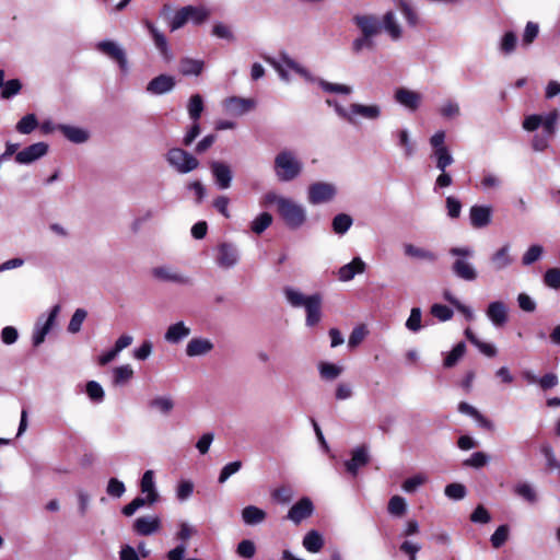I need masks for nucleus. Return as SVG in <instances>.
Masks as SVG:
<instances>
[{"label":"nucleus","mask_w":560,"mask_h":560,"mask_svg":"<svg viewBox=\"0 0 560 560\" xmlns=\"http://www.w3.org/2000/svg\"><path fill=\"white\" fill-rule=\"evenodd\" d=\"M398 137V145L404 148L405 156L410 158L413 155L415 148L409 138V132L407 129H401L397 132Z\"/></svg>","instance_id":"nucleus-61"},{"label":"nucleus","mask_w":560,"mask_h":560,"mask_svg":"<svg viewBox=\"0 0 560 560\" xmlns=\"http://www.w3.org/2000/svg\"><path fill=\"white\" fill-rule=\"evenodd\" d=\"M365 271V262L360 257H354L349 264L343 265L338 269V279L342 282L352 280L355 275Z\"/></svg>","instance_id":"nucleus-26"},{"label":"nucleus","mask_w":560,"mask_h":560,"mask_svg":"<svg viewBox=\"0 0 560 560\" xmlns=\"http://www.w3.org/2000/svg\"><path fill=\"white\" fill-rule=\"evenodd\" d=\"M187 8L183 7L175 12L173 19L170 22V28L172 32L182 28L188 22Z\"/></svg>","instance_id":"nucleus-62"},{"label":"nucleus","mask_w":560,"mask_h":560,"mask_svg":"<svg viewBox=\"0 0 560 560\" xmlns=\"http://www.w3.org/2000/svg\"><path fill=\"white\" fill-rule=\"evenodd\" d=\"M176 85V81L172 75L160 74L153 78L147 85V92L152 95H162L171 92Z\"/></svg>","instance_id":"nucleus-20"},{"label":"nucleus","mask_w":560,"mask_h":560,"mask_svg":"<svg viewBox=\"0 0 560 560\" xmlns=\"http://www.w3.org/2000/svg\"><path fill=\"white\" fill-rule=\"evenodd\" d=\"M168 165L179 174H188L199 167V161L182 148H172L165 154Z\"/></svg>","instance_id":"nucleus-5"},{"label":"nucleus","mask_w":560,"mask_h":560,"mask_svg":"<svg viewBox=\"0 0 560 560\" xmlns=\"http://www.w3.org/2000/svg\"><path fill=\"white\" fill-rule=\"evenodd\" d=\"M387 510L393 516H402L407 511V502L405 498L400 495H393L388 501Z\"/></svg>","instance_id":"nucleus-45"},{"label":"nucleus","mask_w":560,"mask_h":560,"mask_svg":"<svg viewBox=\"0 0 560 560\" xmlns=\"http://www.w3.org/2000/svg\"><path fill=\"white\" fill-rule=\"evenodd\" d=\"M57 128L69 141L73 143H83L89 139V132L82 128L69 125H58Z\"/></svg>","instance_id":"nucleus-35"},{"label":"nucleus","mask_w":560,"mask_h":560,"mask_svg":"<svg viewBox=\"0 0 560 560\" xmlns=\"http://www.w3.org/2000/svg\"><path fill=\"white\" fill-rule=\"evenodd\" d=\"M350 119H347V121L351 125L357 124V117H361L363 119L368 120H376L382 115L381 106L377 104H360V103H352L349 106V114Z\"/></svg>","instance_id":"nucleus-13"},{"label":"nucleus","mask_w":560,"mask_h":560,"mask_svg":"<svg viewBox=\"0 0 560 560\" xmlns=\"http://www.w3.org/2000/svg\"><path fill=\"white\" fill-rule=\"evenodd\" d=\"M154 279L161 282L175 283L179 285H190L192 280L178 271V269L171 266H158L151 270Z\"/></svg>","instance_id":"nucleus-10"},{"label":"nucleus","mask_w":560,"mask_h":560,"mask_svg":"<svg viewBox=\"0 0 560 560\" xmlns=\"http://www.w3.org/2000/svg\"><path fill=\"white\" fill-rule=\"evenodd\" d=\"M558 120L559 113L557 110H552L546 116L533 114L525 117L523 128L526 131H535L539 127H542L545 133L555 135L557 131Z\"/></svg>","instance_id":"nucleus-7"},{"label":"nucleus","mask_w":560,"mask_h":560,"mask_svg":"<svg viewBox=\"0 0 560 560\" xmlns=\"http://www.w3.org/2000/svg\"><path fill=\"white\" fill-rule=\"evenodd\" d=\"M205 69V62L200 59L183 57L179 60L178 70L184 77H198Z\"/></svg>","instance_id":"nucleus-31"},{"label":"nucleus","mask_w":560,"mask_h":560,"mask_svg":"<svg viewBox=\"0 0 560 560\" xmlns=\"http://www.w3.org/2000/svg\"><path fill=\"white\" fill-rule=\"evenodd\" d=\"M22 89V83L19 79H11L7 82L3 81V86L1 91L2 98H11L20 93Z\"/></svg>","instance_id":"nucleus-56"},{"label":"nucleus","mask_w":560,"mask_h":560,"mask_svg":"<svg viewBox=\"0 0 560 560\" xmlns=\"http://www.w3.org/2000/svg\"><path fill=\"white\" fill-rule=\"evenodd\" d=\"M517 46V35L513 31L505 32L498 44L499 51L504 56L512 55Z\"/></svg>","instance_id":"nucleus-38"},{"label":"nucleus","mask_w":560,"mask_h":560,"mask_svg":"<svg viewBox=\"0 0 560 560\" xmlns=\"http://www.w3.org/2000/svg\"><path fill=\"white\" fill-rule=\"evenodd\" d=\"M539 34V26L535 22H527L523 36H522V45L529 46L534 43Z\"/></svg>","instance_id":"nucleus-57"},{"label":"nucleus","mask_w":560,"mask_h":560,"mask_svg":"<svg viewBox=\"0 0 560 560\" xmlns=\"http://www.w3.org/2000/svg\"><path fill=\"white\" fill-rule=\"evenodd\" d=\"M382 30H384L393 40H399L402 36V28L393 11H387L382 20Z\"/></svg>","instance_id":"nucleus-29"},{"label":"nucleus","mask_w":560,"mask_h":560,"mask_svg":"<svg viewBox=\"0 0 560 560\" xmlns=\"http://www.w3.org/2000/svg\"><path fill=\"white\" fill-rule=\"evenodd\" d=\"M404 253L407 257L428 262H435L438 260V255L434 252L410 243L404 245Z\"/></svg>","instance_id":"nucleus-33"},{"label":"nucleus","mask_w":560,"mask_h":560,"mask_svg":"<svg viewBox=\"0 0 560 560\" xmlns=\"http://www.w3.org/2000/svg\"><path fill=\"white\" fill-rule=\"evenodd\" d=\"M203 108L205 106L202 96L200 94L191 95L187 105L189 118L192 121H198L201 113L203 112Z\"/></svg>","instance_id":"nucleus-40"},{"label":"nucleus","mask_w":560,"mask_h":560,"mask_svg":"<svg viewBox=\"0 0 560 560\" xmlns=\"http://www.w3.org/2000/svg\"><path fill=\"white\" fill-rule=\"evenodd\" d=\"M241 260L238 246L232 242H221L215 247V265L224 270L235 268Z\"/></svg>","instance_id":"nucleus-6"},{"label":"nucleus","mask_w":560,"mask_h":560,"mask_svg":"<svg viewBox=\"0 0 560 560\" xmlns=\"http://www.w3.org/2000/svg\"><path fill=\"white\" fill-rule=\"evenodd\" d=\"M224 105L234 115L241 116L252 110L256 103L252 98L232 96L225 100Z\"/></svg>","instance_id":"nucleus-28"},{"label":"nucleus","mask_w":560,"mask_h":560,"mask_svg":"<svg viewBox=\"0 0 560 560\" xmlns=\"http://www.w3.org/2000/svg\"><path fill=\"white\" fill-rule=\"evenodd\" d=\"M509 538V526L500 525L494 533L491 535V544L493 548L502 547Z\"/></svg>","instance_id":"nucleus-58"},{"label":"nucleus","mask_w":560,"mask_h":560,"mask_svg":"<svg viewBox=\"0 0 560 560\" xmlns=\"http://www.w3.org/2000/svg\"><path fill=\"white\" fill-rule=\"evenodd\" d=\"M318 371L323 380L334 381L342 373V368L334 363L320 362Z\"/></svg>","instance_id":"nucleus-43"},{"label":"nucleus","mask_w":560,"mask_h":560,"mask_svg":"<svg viewBox=\"0 0 560 560\" xmlns=\"http://www.w3.org/2000/svg\"><path fill=\"white\" fill-rule=\"evenodd\" d=\"M337 194V188L331 183L316 182L308 186L307 200L311 205H320L331 201Z\"/></svg>","instance_id":"nucleus-9"},{"label":"nucleus","mask_w":560,"mask_h":560,"mask_svg":"<svg viewBox=\"0 0 560 560\" xmlns=\"http://www.w3.org/2000/svg\"><path fill=\"white\" fill-rule=\"evenodd\" d=\"M422 312L419 307H412L410 315L406 320V328L412 332H418L421 328Z\"/></svg>","instance_id":"nucleus-52"},{"label":"nucleus","mask_w":560,"mask_h":560,"mask_svg":"<svg viewBox=\"0 0 560 560\" xmlns=\"http://www.w3.org/2000/svg\"><path fill=\"white\" fill-rule=\"evenodd\" d=\"M59 312L60 305L57 304L51 307L47 317L42 315L37 318L32 335V342L34 347H38L45 341L46 336L49 334L56 323Z\"/></svg>","instance_id":"nucleus-8"},{"label":"nucleus","mask_w":560,"mask_h":560,"mask_svg":"<svg viewBox=\"0 0 560 560\" xmlns=\"http://www.w3.org/2000/svg\"><path fill=\"white\" fill-rule=\"evenodd\" d=\"M140 489L149 499V504H154L159 500V493L155 488L153 470H147L140 481Z\"/></svg>","instance_id":"nucleus-32"},{"label":"nucleus","mask_w":560,"mask_h":560,"mask_svg":"<svg viewBox=\"0 0 560 560\" xmlns=\"http://www.w3.org/2000/svg\"><path fill=\"white\" fill-rule=\"evenodd\" d=\"M48 144L46 142L33 143L15 154V162L19 164H31L46 155Z\"/></svg>","instance_id":"nucleus-16"},{"label":"nucleus","mask_w":560,"mask_h":560,"mask_svg":"<svg viewBox=\"0 0 560 560\" xmlns=\"http://www.w3.org/2000/svg\"><path fill=\"white\" fill-rule=\"evenodd\" d=\"M161 520L158 516H142L138 517L133 523V529L138 535L150 536L159 530Z\"/></svg>","instance_id":"nucleus-25"},{"label":"nucleus","mask_w":560,"mask_h":560,"mask_svg":"<svg viewBox=\"0 0 560 560\" xmlns=\"http://www.w3.org/2000/svg\"><path fill=\"white\" fill-rule=\"evenodd\" d=\"M133 376V370L129 364L117 366L113 370V382L115 385H124Z\"/></svg>","instance_id":"nucleus-46"},{"label":"nucleus","mask_w":560,"mask_h":560,"mask_svg":"<svg viewBox=\"0 0 560 560\" xmlns=\"http://www.w3.org/2000/svg\"><path fill=\"white\" fill-rule=\"evenodd\" d=\"M353 223L352 218L347 213H339L332 219V230L336 234H346Z\"/></svg>","instance_id":"nucleus-41"},{"label":"nucleus","mask_w":560,"mask_h":560,"mask_svg":"<svg viewBox=\"0 0 560 560\" xmlns=\"http://www.w3.org/2000/svg\"><path fill=\"white\" fill-rule=\"evenodd\" d=\"M86 311L83 308H77L69 322L68 331L71 334H77L81 330V326L86 318Z\"/></svg>","instance_id":"nucleus-53"},{"label":"nucleus","mask_w":560,"mask_h":560,"mask_svg":"<svg viewBox=\"0 0 560 560\" xmlns=\"http://www.w3.org/2000/svg\"><path fill=\"white\" fill-rule=\"evenodd\" d=\"M427 481V478L424 475H421V474H418V475H415L410 478H407L404 482H402V490L407 493H413L415 491H417V489L422 486L424 482Z\"/></svg>","instance_id":"nucleus-60"},{"label":"nucleus","mask_w":560,"mask_h":560,"mask_svg":"<svg viewBox=\"0 0 560 560\" xmlns=\"http://www.w3.org/2000/svg\"><path fill=\"white\" fill-rule=\"evenodd\" d=\"M273 171L279 182H292L301 175L303 163L295 152L284 149L275 156Z\"/></svg>","instance_id":"nucleus-3"},{"label":"nucleus","mask_w":560,"mask_h":560,"mask_svg":"<svg viewBox=\"0 0 560 560\" xmlns=\"http://www.w3.org/2000/svg\"><path fill=\"white\" fill-rule=\"evenodd\" d=\"M266 517V512L255 505H247L242 510V520L246 525L260 524Z\"/></svg>","instance_id":"nucleus-36"},{"label":"nucleus","mask_w":560,"mask_h":560,"mask_svg":"<svg viewBox=\"0 0 560 560\" xmlns=\"http://www.w3.org/2000/svg\"><path fill=\"white\" fill-rule=\"evenodd\" d=\"M450 255L455 257L451 270L453 275L466 282H474L478 279V271L474 264L470 261L475 256V250L470 246L452 247L448 250Z\"/></svg>","instance_id":"nucleus-2"},{"label":"nucleus","mask_w":560,"mask_h":560,"mask_svg":"<svg viewBox=\"0 0 560 560\" xmlns=\"http://www.w3.org/2000/svg\"><path fill=\"white\" fill-rule=\"evenodd\" d=\"M466 351L465 342H458L451 352H448L444 359L443 365L446 369H451L457 364V362L463 358Z\"/></svg>","instance_id":"nucleus-42"},{"label":"nucleus","mask_w":560,"mask_h":560,"mask_svg":"<svg viewBox=\"0 0 560 560\" xmlns=\"http://www.w3.org/2000/svg\"><path fill=\"white\" fill-rule=\"evenodd\" d=\"M398 9L400 10L401 14L406 19L407 23L410 26H416L418 23V14L413 7L409 3L408 0H399L398 1Z\"/></svg>","instance_id":"nucleus-48"},{"label":"nucleus","mask_w":560,"mask_h":560,"mask_svg":"<svg viewBox=\"0 0 560 560\" xmlns=\"http://www.w3.org/2000/svg\"><path fill=\"white\" fill-rule=\"evenodd\" d=\"M210 170L220 189H228L231 186L233 174L226 163L213 161L210 163Z\"/></svg>","instance_id":"nucleus-18"},{"label":"nucleus","mask_w":560,"mask_h":560,"mask_svg":"<svg viewBox=\"0 0 560 560\" xmlns=\"http://www.w3.org/2000/svg\"><path fill=\"white\" fill-rule=\"evenodd\" d=\"M266 201L277 206L280 217L290 229L298 230L306 222L305 208L292 199L269 192L266 195Z\"/></svg>","instance_id":"nucleus-1"},{"label":"nucleus","mask_w":560,"mask_h":560,"mask_svg":"<svg viewBox=\"0 0 560 560\" xmlns=\"http://www.w3.org/2000/svg\"><path fill=\"white\" fill-rule=\"evenodd\" d=\"M319 86L327 93L351 94L352 88L346 84L331 83L323 79L317 80Z\"/></svg>","instance_id":"nucleus-49"},{"label":"nucleus","mask_w":560,"mask_h":560,"mask_svg":"<svg viewBox=\"0 0 560 560\" xmlns=\"http://www.w3.org/2000/svg\"><path fill=\"white\" fill-rule=\"evenodd\" d=\"M486 315L495 327H502L508 322V306L502 301L489 303Z\"/></svg>","instance_id":"nucleus-22"},{"label":"nucleus","mask_w":560,"mask_h":560,"mask_svg":"<svg viewBox=\"0 0 560 560\" xmlns=\"http://www.w3.org/2000/svg\"><path fill=\"white\" fill-rule=\"evenodd\" d=\"M149 405L151 408H154L165 415L168 413L174 407L173 400L165 396L155 397L150 401Z\"/></svg>","instance_id":"nucleus-59"},{"label":"nucleus","mask_w":560,"mask_h":560,"mask_svg":"<svg viewBox=\"0 0 560 560\" xmlns=\"http://www.w3.org/2000/svg\"><path fill=\"white\" fill-rule=\"evenodd\" d=\"M433 155L436 160L435 166L441 172L446 171V168L454 162L453 155L448 149H440L439 151L433 152Z\"/></svg>","instance_id":"nucleus-50"},{"label":"nucleus","mask_w":560,"mask_h":560,"mask_svg":"<svg viewBox=\"0 0 560 560\" xmlns=\"http://www.w3.org/2000/svg\"><path fill=\"white\" fill-rule=\"evenodd\" d=\"M272 223V217L268 212H262L258 217H256L252 224L250 229L256 234H261L265 232Z\"/></svg>","instance_id":"nucleus-47"},{"label":"nucleus","mask_w":560,"mask_h":560,"mask_svg":"<svg viewBox=\"0 0 560 560\" xmlns=\"http://www.w3.org/2000/svg\"><path fill=\"white\" fill-rule=\"evenodd\" d=\"M513 492L515 495L523 499L529 504H535L538 501V493L535 487L527 481H521L515 483L513 487Z\"/></svg>","instance_id":"nucleus-34"},{"label":"nucleus","mask_w":560,"mask_h":560,"mask_svg":"<svg viewBox=\"0 0 560 560\" xmlns=\"http://www.w3.org/2000/svg\"><path fill=\"white\" fill-rule=\"evenodd\" d=\"M514 262V257L511 255L510 244H504L489 257V264L494 272H500L508 269Z\"/></svg>","instance_id":"nucleus-15"},{"label":"nucleus","mask_w":560,"mask_h":560,"mask_svg":"<svg viewBox=\"0 0 560 560\" xmlns=\"http://www.w3.org/2000/svg\"><path fill=\"white\" fill-rule=\"evenodd\" d=\"M322 296L318 293L312 295V300L308 301L304 307L306 311V325L312 327L319 323L322 313Z\"/></svg>","instance_id":"nucleus-30"},{"label":"nucleus","mask_w":560,"mask_h":560,"mask_svg":"<svg viewBox=\"0 0 560 560\" xmlns=\"http://www.w3.org/2000/svg\"><path fill=\"white\" fill-rule=\"evenodd\" d=\"M369 462L370 455L368 447L365 445H361L352 450L351 458L345 462V467L352 477H355L359 472V469L368 465Z\"/></svg>","instance_id":"nucleus-17"},{"label":"nucleus","mask_w":560,"mask_h":560,"mask_svg":"<svg viewBox=\"0 0 560 560\" xmlns=\"http://www.w3.org/2000/svg\"><path fill=\"white\" fill-rule=\"evenodd\" d=\"M544 281L546 285L552 288V289H559L560 288V269L558 268H550L546 271Z\"/></svg>","instance_id":"nucleus-64"},{"label":"nucleus","mask_w":560,"mask_h":560,"mask_svg":"<svg viewBox=\"0 0 560 560\" xmlns=\"http://www.w3.org/2000/svg\"><path fill=\"white\" fill-rule=\"evenodd\" d=\"M313 511L314 505L311 499L302 498L291 506L287 518L292 521L294 524H300L303 520L310 517L313 514Z\"/></svg>","instance_id":"nucleus-19"},{"label":"nucleus","mask_w":560,"mask_h":560,"mask_svg":"<svg viewBox=\"0 0 560 560\" xmlns=\"http://www.w3.org/2000/svg\"><path fill=\"white\" fill-rule=\"evenodd\" d=\"M283 292L288 303L293 307H305L308 301L312 300V295L306 296L292 287L284 288Z\"/></svg>","instance_id":"nucleus-37"},{"label":"nucleus","mask_w":560,"mask_h":560,"mask_svg":"<svg viewBox=\"0 0 560 560\" xmlns=\"http://www.w3.org/2000/svg\"><path fill=\"white\" fill-rule=\"evenodd\" d=\"M544 252L542 246L532 245L523 255L522 262L525 266H529L538 260Z\"/></svg>","instance_id":"nucleus-63"},{"label":"nucleus","mask_w":560,"mask_h":560,"mask_svg":"<svg viewBox=\"0 0 560 560\" xmlns=\"http://www.w3.org/2000/svg\"><path fill=\"white\" fill-rule=\"evenodd\" d=\"M98 51L116 61L122 72L128 71V60L125 49L114 40H102L97 43Z\"/></svg>","instance_id":"nucleus-11"},{"label":"nucleus","mask_w":560,"mask_h":560,"mask_svg":"<svg viewBox=\"0 0 560 560\" xmlns=\"http://www.w3.org/2000/svg\"><path fill=\"white\" fill-rule=\"evenodd\" d=\"M440 114L446 119H453L460 115V108L457 102L447 100L440 107Z\"/></svg>","instance_id":"nucleus-54"},{"label":"nucleus","mask_w":560,"mask_h":560,"mask_svg":"<svg viewBox=\"0 0 560 560\" xmlns=\"http://www.w3.org/2000/svg\"><path fill=\"white\" fill-rule=\"evenodd\" d=\"M324 546L322 534L315 529L310 530L303 538V547L313 553L320 551Z\"/></svg>","instance_id":"nucleus-39"},{"label":"nucleus","mask_w":560,"mask_h":560,"mask_svg":"<svg viewBox=\"0 0 560 560\" xmlns=\"http://www.w3.org/2000/svg\"><path fill=\"white\" fill-rule=\"evenodd\" d=\"M492 207L475 205L469 210L470 223L476 229H481L491 222Z\"/></svg>","instance_id":"nucleus-24"},{"label":"nucleus","mask_w":560,"mask_h":560,"mask_svg":"<svg viewBox=\"0 0 560 560\" xmlns=\"http://www.w3.org/2000/svg\"><path fill=\"white\" fill-rule=\"evenodd\" d=\"M38 126L37 118L34 114H27L20 119L16 124L15 129L22 135H30Z\"/></svg>","instance_id":"nucleus-44"},{"label":"nucleus","mask_w":560,"mask_h":560,"mask_svg":"<svg viewBox=\"0 0 560 560\" xmlns=\"http://www.w3.org/2000/svg\"><path fill=\"white\" fill-rule=\"evenodd\" d=\"M352 22L362 35L375 38L382 32L381 20L374 14H355Z\"/></svg>","instance_id":"nucleus-12"},{"label":"nucleus","mask_w":560,"mask_h":560,"mask_svg":"<svg viewBox=\"0 0 560 560\" xmlns=\"http://www.w3.org/2000/svg\"><path fill=\"white\" fill-rule=\"evenodd\" d=\"M191 330L186 324L180 320L167 327L164 339L171 345H177L190 335Z\"/></svg>","instance_id":"nucleus-27"},{"label":"nucleus","mask_w":560,"mask_h":560,"mask_svg":"<svg viewBox=\"0 0 560 560\" xmlns=\"http://www.w3.org/2000/svg\"><path fill=\"white\" fill-rule=\"evenodd\" d=\"M351 47L354 54H360L364 49H374L375 42L374 38L361 34L359 37L353 39Z\"/></svg>","instance_id":"nucleus-51"},{"label":"nucleus","mask_w":560,"mask_h":560,"mask_svg":"<svg viewBox=\"0 0 560 560\" xmlns=\"http://www.w3.org/2000/svg\"><path fill=\"white\" fill-rule=\"evenodd\" d=\"M145 26L152 36L156 49L160 51L162 58L170 62L173 59V52L168 47V43L163 33H161L151 22H145Z\"/></svg>","instance_id":"nucleus-23"},{"label":"nucleus","mask_w":560,"mask_h":560,"mask_svg":"<svg viewBox=\"0 0 560 560\" xmlns=\"http://www.w3.org/2000/svg\"><path fill=\"white\" fill-rule=\"evenodd\" d=\"M213 348L214 345L210 339L195 337L187 342L185 353L189 358L202 357L210 353Z\"/></svg>","instance_id":"nucleus-21"},{"label":"nucleus","mask_w":560,"mask_h":560,"mask_svg":"<svg viewBox=\"0 0 560 560\" xmlns=\"http://www.w3.org/2000/svg\"><path fill=\"white\" fill-rule=\"evenodd\" d=\"M188 12V20L195 24H201L209 16V11L203 7L186 5Z\"/></svg>","instance_id":"nucleus-55"},{"label":"nucleus","mask_w":560,"mask_h":560,"mask_svg":"<svg viewBox=\"0 0 560 560\" xmlns=\"http://www.w3.org/2000/svg\"><path fill=\"white\" fill-rule=\"evenodd\" d=\"M265 60L272 66V68L278 72L279 77L282 81L289 82L290 77L287 69L293 70L295 73L303 77L306 81L314 82L315 78L311 74V72L303 68L300 63L293 60L288 54L281 52L279 59L272 57H266Z\"/></svg>","instance_id":"nucleus-4"},{"label":"nucleus","mask_w":560,"mask_h":560,"mask_svg":"<svg viewBox=\"0 0 560 560\" xmlns=\"http://www.w3.org/2000/svg\"><path fill=\"white\" fill-rule=\"evenodd\" d=\"M422 94L407 88H398L394 93V100L396 103L408 109L409 112H416L419 109L422 103Z\"/></svg>","instance_id":"nucleus-14"}]
</instances>
